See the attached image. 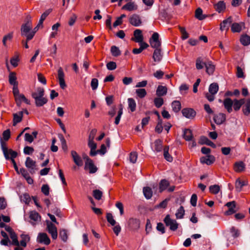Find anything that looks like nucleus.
I'll list each match as a JSON object with an SVG mask.
<instances>
[{
	"instance_id": "39448f33",
	"label": "nucleus",
	"mask_w": 250,
	"mask_h": 250,
	"mask_svg": "<svg viewBox=\"0 0 250 250\" xmlns=\"http://www.w3.org/2000/svg\"><path fill=\"white\" fill-rule=\"evenodd\" d=\"M46 229L51 235L53 239H56L58 237L57 229L52 223L49 221H46Z\"/></svg>"
},
{
	"instance_id": "de8ad7c7",
	"label": "nucleus",
	"mask_w": 250,
	"mask_h": 250,
	"mask_svg": "<svg viewBox=\"0 0 250 250\" xmlns=\"http://www.w3.org/2000/svg\"><path fill=\"white\" fill-rule=\"evenodd\" d=\"M128 108L131 112H134L136 110V104L135 100L132 98H128L127 100Z\"/></svg>"
},
{
	"instance_id": "13d9d810",
	"label": "nucleus",
	"mask_w": 250,
	"mask_h": 250,
	"mask_svg": "<svg viewBox=\"0 0 250 250\" xmlns=\"http://www.w3.org/2000/svg\"><path fill=\"white\" fill-rule=\"evenodd\" d=\"M154 103L156 107H160L164 104V100L161 97L156 98L154 100Z\"/></svg>"
},
{
	"instance_id": "a19ab883",
	"label": "nucleus",
	"mask_w": 250,
	"mask_h": 250,
	"mask_svg": "<svg viewBox=\"0 0 250 250\" xmlns=\"http://www.w3.org/2000/svg\"><path fill=\"white\" fill-rule=\"evenodd\" d=\"M243 23H233L231 25V29L233 32H240L242 30V25L243 24Z\"/></svg>"
},
{
	"instance_id": "423d86ee",
	"label": "nucleus",
	"mask_w": 250,
	"mask_h": 250,
	"mask_svg": "<svg viewBox=\"0 0 250 250\" xmlns=\"http://www.w3.org/2000/svg\"><path fill=\"white\" fill-rule=\"evenodd\" d=\"M64 77L65 74L63 69L61 67H60L58 70L57 78L60 87L62 89H64L67 86L65 82Z\"/></svg>"
},
{
	"instance_id": "f3484780",
	"label": "nucleus",
	"mask_w": 250,
	"mask_h": 250,
	"mask_svg": "<svg viewBox=\"0 0 250 250\" xmlns=\"http://www.w3.org/2000/svg\"><path fill=\"white\" fill-rule=\"evenodd\" d=\"M205 67L207 73L209 75L213 74L215 69V66L212 62L210 61L206 62Z\"/></svg>"
},
{
	"instance_id": "3c124183",
	"label": "nucleus",
	"mask_w": 250,
	"mask_h": 250,
	"mask_svg": "<svg viewBox=\"0 0 250 250\" xmlns=\"http://www.w3.org/2000/svg\"><path fill=\"white\" fill-rule=\"evenodd\" d=\"M185 214V210L183 206H181L177 210L175 215L177 219H181Z\"/></svg>"
},
{
	"instance_id": "5fc2aeb1",
	"label": "nucleus",
	"mask_w": 250,
	"mask_h": 250,
	"mask_svg": "<svg viewBox=\"0 0 250 250\" xmlns=\"http://www.w3.org/2000/svg\"><path fill=\"white\" fill-rule=\"evenodd\" d=\"M209 190L211 193L216 194L219 192L220 188L217 185H214L209 187Z\"/></svg>"
},
{
	"instance_id": "79ce46f5",
	"label": "nucleus",
	"mask_w": 250,
	"mask_h": 250,
	"mask_svg": "<svg viewBox=\"0 0 250 250\" xmlns=\"http://www.w3.org/2000/svg\"><path fill=\"white\" fill-rule=\"evenodd\" d=\"M195 17L199 20H203L206 18L205 15H203L202 9L199 7L195 11Z\"/></svg>"
},
{
	"instance_id": "473e14b6",
	"label": "nucleus",
	"mask_w": 250,
	"mask_h": 250,
	"mask_svg": "<svg viewBox=\"0 0 250 250\" xmlns=\"http://www.w3.org/2000/svg\"><path fill=\"white\" fill-rule=\"evenodd\" d=\"M22 111L19 112L18 113L14 114L13 125H17V124L21 122L22 120Z\"/></svg>"
},
{
	"instance_id": "4be33fe9",
	"label": "nucleus",
	"mask_w": 250,
	"mask_h": 250,
	"mask_svg": "<svg viewBox=\"0 0 250 250\" xmlns=\"http://www.w3.org/2000/svg\"><path fill=\"white\" fill-rule=\"evenodd\" d=\"M245 100L244 99H241L240 100L235 99L233 101V107L235 111L239 110L241 106L245 104Z\"/></svg>"
},
{
	"instance_id": "7c9ffc66",
	"label": "nucleus",
	"mask_w": 250,
	"mask_h": 250,
	"mask_svg": "<svg viewBox=\"0 0 250 250\" xmlns=\"http://www.w3.org/2000/svg\"><path fill=\"white\" fill-rule=\"evenodd\" d=\"M21 240L20 242V246L22 247H25L27 245V243L30 241V236L27 234H22L21 235Z\"/></svg>"
},
{
	"instance_id": "2eb2a0df",
	"label": "nucleus",
	"mask_w": 250,
	"mask_h": 250,
	"mask_svg": "<svg viewBox=\"0 0 250 250\" xmlns=\"http://www.w3.org/2000/svg\"><path fill=\"white\" fill-rule=\"evenodd\" d=\"M226 206L229 208L228 210L225 212V214L227 215H231L236 212L235 208V202L231 201L228 202Z\"/></svg>"
},
{
	"instance_id": "7ed1b4c3",
	"label": "nucleus",
	"mask_w": 250,
	"mask_h": 250,
	"mask_svg": "<svg viewBox=\"0 0 250 250\" xmlns=\"http://www.w3.org/2000/svg\"><path fill=\"white\" fill-rule=\"evenodd\" d=\"M83 158L86 160L85 162V169H88L90 173H94L97 170V168L94 166L93 161L87 156L84 155Z\"/></svg>"
},
{
	"instance_id": "e2e57ef3",
	"label": "nucleus",
	"mask_w": 250,
	"mask_h": 250,
	"mask_svg": "<svg viewBox=\"0 0 250 250\" xmlns=\"http://www.w3.org/2000/svg\"><path fill=\"white\" fill-rule=\"evenodd\" d=\"M60 237L63 242H66L68 238L67 231L65 229L61 230L60 231Z\"/></svg>"
},
{
	"instance_id": "4468645a",
	"label": "nucleus",
	"mask_w": 250,
	"mask_h": 250,
	"mask_svg": "<svg viewBox=\"0 0 250 250\" xmlns=\"http://www.w3.org/2000/svg\"><path fill=\"white\" fill-rule=\"evenodd\" d=\"M215 157L210 155H208L200 158V162L202 164H206L210 165L213 164L215 161Z\"/></svg>"
},
{
	"instance_id": "f03ea898",
	"label": "nucleus",
	"mask_w": 250,
	"mask_h": 250,
	"mask_svg": "<svg viewBox=\"0 0 250 250\" xmlns=\"http://www.w3.org/2000/svg\"><path fill=\"white\" fill-rule=\"evenodd\" d=\"M219 90V86L217 83H211L208 88L209 93L206 94V97L209 101L212 102L214 100V95Z\"/></svg>"
},
{
	"instance_id": "2f4dec72",
	"label": "nucleus",
	"mask_w": 250,
	"mask_h": 250,
	"mask_svg": "<svg viewBox=\"0 0 250 250\" xmlns=\"http://www.w3.org/2000/svg\"><path fill=\"white\" fill-rule=\"evenodd\" d=\"M129 225L132 229H136L139 228V220L136 218H130L128 221Z\"/></svg>"
},
{
	"instance_id": "a211bd4d",
	"label": "nucleus",
	"mask_w": 250,
	"mask_h": 250,
	"mask_svg": "<svg viewBox=\"0 0 250 250\" xmlns=\"http://www.w3.org/2000/svg\"><path fill=\"white\" fill-rule=\"evenodd\" d=\"M232 19L231 17H229L226 20H224L220 24V29L221 31L228 30L229 25L231 23Z\"/></svg>"
},
{
	"instance_id": "aec40b11",
	"label": "nucleus",
	"mask_w": 250,
	"mask_h": 250,
	"mask_svg": "<svg viewBox=\"0 0 250 250\" xmlns=\"http://www.w3.org/2000/svg\"><path fill=\"white\" fill-rule=\"evenodd\" d=\"M224 105L229 113L232 111L233 101L229 98H226L224 101Z\"/></svg>"
},
{
	"instance_id": "6e6552de",
	"label": "nucleus",
	"mask_w": 250,
	"mask_h": 250,
	"mask_svg": "<svg viewBox=\"0 0 250 250\" xmlns=\"http://www.w3.org/2000/svg\"><path fill=\"white\" fill-rule=\"evenodd\" d=\"M37 241L41 244L48 245L50 243V240L46 233L40 232L38 234Z\"/></svg>"
},
{
	"instance_id": "58836bf2",
	"label": "nucleus",
	"mask_w": 250,
	"mask_h": 250,
	"mask_svg": "<svg viewBox=\"0 0 250 250\" xmlns=\"http://www.w3.org/2000/svg\"><path fill=\"white\" fill-rule=\"evenodd\" d=\"M184 138L188 141H191L192 139V133L191 132V130L189 129H186L184 130V135H183Z\"/></svg>"
},
{
	"instance_id": "393cba45",
	"label": "nucleus",
	"mask_w": 250,
	"mask_h": 250,
	"mask_svg": "<svg viewBox=\"0 0 250 250\" xmlns=\"http://www.w3.org/2000/svg\"><path fill=\"white\" fill-rule=\"evenodd\" d=\"M226 120V116L224 114L219 113L214 117V121L217 125L223 124Z\"/></svg>"
},
{
	"instance_id": "bf43d9fd",
	"label": "nucleus",
	"mask_w": 250,
	"mask_h": 250,
	"mask_svg": "<svg viewBox=\"0 0 250 250\" xmlns=\"http://www.w3.org/2000/svg\"><path fill=\"white\" fill-rule=\"evenodd\" d=\"M21 200L22 202L25 203L26 204H28L31 200L29 194L25 193L20 196Z\"/></svg>"
},
{
	"instance_id": "864d4df0",
	"label": "nucleus",
	"mask_w": 250,
	"mask_h": 250,
	"mask_svg": "<svg viewBox=\"0 0 250 250\" xmlns=\"http://www.w3.org/2000/svg\"><path fill=\"white\" fill-rule=\"evenodd\" d=\"M137 95L140 98H143L146 95V91L144 88H140L136 90Z\"/></svg>"
},
{
	"instance_id": "09e8293b",
	"label": "nucleus",
	"mask_w": 250,
	"mask_h": 250,
	"mask_svg": "<svg viewBox=\"0 0 250 250\" xmlns=\"http://www.w3.org/2000/svg\"><path fill=\"white\" fill-rule=\"evenodd\" d=\"M16 80V74L13 72L10 73L9 76V82L10 84L13 85L18 84Z\"/></svg>"
},
{
	"instance_id": "49530a36",
	"label": "nucleus",
	"mask_w": 250,
	"mask_h": 250,
	"mask_svg": "<svg viewBox=\"0 0 250 250\" xmlns=\"http://www.w3.org/2000/svg\"><path fill=\"white\" fill-rule=\"evenodd\" d=\"M9 236L12 239L11 244L12 245L19 246L20 245V242L18 240L17 235L14 231L10 233Z\"/></svg>"
},
{
	"instance_id": "bb28decb",
	"label": "nucleus",
	"mask_w": 250,
	"mask_h": 250,
	"mask_svg": "<svg viewBox=\"0 0 250 250\" xmlns=\"http://www.w3.org/2000/svg\"><path fill=\"white\" fill-rule=\"evenodd\" d=\"M214 8L218 13H221L226 9V4L224 1H219L214 5Z\"/></svg>"
},
{
	"instance_id": "20e7f679",
	"label": "nucleus",
	"mask_w": 250,
	"mask_h": 250,
	"mask_svg": "<svg viewBox=\"0 0 250 250\" xmlns=\"http://www.w3.org/2000/svg\"><path fill=\"white\" fill-rule=\"evenodd\" d=\"M164 221L166 225L169 227V229L172 231H175L178 228V223L175 220L172 219L169 215H167Z\"/></svg>"
},
{
	"instance_id": "c9c22d12",
	"label": "nucleus",
	"mask_w": 250,
	"mask_h": 250,
	"mask_svg": "<svg viewBox=\"0 0 250 250\" xmlns=\"http://www.w3.org/2000/svg\"><path fill=\"white\" fill-rule=\"evenodd\" d=\"M206 62L203 61L201 57L198 58L196 60V68L198 70L202 69L205 66Z\"/></svg>"
},
{
	"instance_id": "e433bc0d",
	"label": "nucleus",
	"mask_w": 250,
	"mask_h": 250,
	"mask_svg": "<svg viewBox=\"0 0 250 250\" xmlns=\"http://www.w3.org/2000/svg\"><path fill=\"white\" fill-rule=\"evenodd\" d=\"M169 150V146H166L164 148V156L165 159L169 162H171L173 160L172 157L168 153Z\"/></svg>"
},
{
	"instance_id": "f704fd0d",
	"label": "nucleus",
	"mask_w": 250,
	"mask_h": 250,
	"mask_svg": "<svg viewBox=\"0 0 250 250\" xmlns=\"http://www.w3.org/2000/svg\"><path fill=\"white\" fill-rule=\"evenodd\" d=\"M143 193L147 199H150L152 196V190L150 188L148 187L143 188Z\"/></svg>"
},
{
	"instance_id": "4d7b16f0",
	"label": "nucleus",
	"mask_w": 250,
	"mask_h": 250,
	"mask_svg": "<svg viewBox=\"0 0 250 250\" xmlns=\"http://www.w3.org/2000/svg\"><path fill=\"white\" fill-rule=\"evenodd\" d=\"M111 52L114 57H117L121 54V52L118 47L116 46H112L111 47Z\"/></svg>"
},
{
	"instance_id": "5701e85b",
	"label": "nucleus",
	"mask_w": 250,
	"mask_h": 250,
	"mask_svg": "<svg viewBox=\"0 0 250 250\" xmlns=\"http://www.w3.org/2000/svg\"><path fill=\"white\" fill-rule=\"evenodd\" d=\"M44 95V90L42 87H37L35 91L32 92L31 95L33 99L40 97Z\"/></svg>"
},
{
	"instance_id": "a878e982",
	"label": "nucleus",
	"mask_w": 250,
	"mask_h": 250,
	"mask_svg": "<svg viewBox=\"0 0 250 250\" xmlns=\"http://www.w3.org/2000/svg\"><path fill=\"white\" fill-rule=\"evenodd\" d=\"M134 36L135 42H139L143 41V36L142 35V32L140 29H136L134 31Z\"/></svg>"
},
{
	"instance_id": "b1692460",
	"label": "nucleus",
	"mask_w": 250,
	"mask_h": 250,
	"mask_svg": "<svg viewBox=\"0 0 250 250\" xmlns=\"http://www.w3.org/2000/svg\"><path fill=\"white\" fill-rule=\"evenodd\" d=\"M35 100V104L37 106H42L47 102V99L44 96L34 99Z\"/></svg>"
},
{
	"instance_id": "c85d7f7f",
	"label": "nucleus",
	"mask_w": 250,
	"mask_h": 250,
	"mask_svg": "<svg viewBox=\"0 0 250 250\" xmlns=\"http://www.w3.org/2000/svg\"><path fill=\"white\" fill-rule=\"evenodd\" d=\"M248 181H241L240 179H237L235 182V188L238 191H240L244 186L248 185Z\"/></svg>"
},
{
	"instance_id": "f257e3e1",
	"label": "nucleus",
	"mask_w": 250,
	"mask_h": 250,
	"mask_svg": "<svg viewBox=\"0 0 250 250\" xmlns=\"http://www.w3.org/2000/svg\"><path fill=\"white\" fill-rule=\"evenodd\" d=\"M32 29V21L31 17L29 16H27L25 20V22L21 26V35L25 36L26 38L27 41L30 40H28V37L30 34Z\"/></svg>"
},
{
	"instance_id": "680f3d73",
	"label": "nucleus",
	"mask_w": 250,
	"mask_h": 250,
	"mask_svg": "<svg viewBox=\"0 0 250 250\" xmlns=\"http://www.w3.org/2000/svg\"><path fill=\"white\" fill-rule=\"evenodd\" d=\"M102 195L103 192L99 189H95L93 191V197L98 200L101 199Z\"/></svg>"
},
{
	"instance_id": "c03bdc74",
	"label": "nucleus",
	"mask_w": 250,
	"mask_h": 250,
	"mask_svg": "<svg viewBox=\"0 0 250 250\" xmlns=\"http://www.w3.org/2000/svg\"><path fill=\"white\" fill-rule=\"evenodd\" d=\"M240 42L245 46L249 45L250 44V36L247 35H242L240 38Z\"/></svg>"
},
{
	"instance_id": "0e129e2a",
	"label": "nucleus",
	"mask_w": 250,
	"mask_h": 250,
	"mask_svg": "<svg viewBox=\"0 0 250 250\" xmlns=\"http://www.w3.org/2000/svg\"><path fill=\"white\" fill-rule=\"evenodd\" d=\"M189 89V85L186 83H183L179 87V90L182 94H185Z\"/></svg>"
},
{
	"instance_id": "ddd939ff",
	"label": "nucleus",
	"mask_w": 250,
	"mask_h": 250,
	"mask_svg": "<svg viewBox=\"0 0 250 250\" xmlns=\"http://www.w3.org/2000/svg\"><path fill=\"white\" fill-rule=\"evenodd\" d=\"M138 9V5L134 1H129L124 5L122 9L128 11H135Z\"/></svg>"
},
{
	"instance_id": "6e6d98bb",
	"label": "nucleus",
	"mask_w": 250,
	"mask_h": 250,
	"mask_svg": "<svg viewBox=\"0 0 250 250\" xmlns=\"http://www.w3.org/2000/svg\"><path fill=\"white\" fill-rule=\"evenodd\" d=\"M13 38V33H9L7 35H5L2 39V43L4 46H6V42L7 41H11Z\"/></svg>"
},
{
	"instance_id": "8fccbe9b",
	"label": "nucleus",
	"mask_w": 250,
	"mask_h": 250,
	"mask_svg": "<svg viewBox=\"0 0 250 250\" xmlns=\"http://www.w3.org/2000/svg\"><path fill=\"white\" fill-rule=\"evenodd\" d=\"M243 111L245 115H248L250 113V99L247 100L243 108Z\"/></svg>"
},
{
	"instance_id": "1a4fd4ad",
	"label": "nucleus",
	"mask_w": 250,
	"mask_h": 250,
	"mask_svg": "<svg viewBox=\"0 0 250 250\" xmlns=\"http://www.w3.org/2000/svg\"><path fill=\"white\" fill-rule=\"evenodd\" d=\"M29 218L31 219V223L34 226L41 221V216L36 211H31L29 213Z\"/></svg>"
},
{
	"instance_id": "dca6fc26",
	"label": "nucleus",
	"mask_w": 250,
	"mask_h": 250,
	"mask_svg": "<svg viewBox=\"0 0 250 250\" xmlns=\"http://www.w3.org/2000/svg\"><path fill=\"white\" fill-rule=\"evenodd\" d=\"M88 146L90 148V155L91 156H95L97 154V144L94 142V140H88Z\"/></svg>"
},
{
	"instance_id": "774afa93",
	"label": "nucleus",
	"mask_w": 250,
	"mask_h": 250,
	"mask_svg": "<svg viewBox=\"0 0 250 250\" xmlns=\"http://www.w3.org/2000/svg\"><path fill=\"white\" fill-rule=\"evenodd\" d=\"M106 219L107 221L112 225L114 226L116 224V221L114 219L111 213L106 214Z\"/></svg>"
},
{
	"instance_id": "338daca9",
	"label": "nucleus",
	"mask_w": 250,
	"mask_h": 250,
	"mask_svg": "<svg viewBox=\"0 0 250 250\" xmlns=\"http://www.w3.org/2000/svg\"><path fill=\"white\" fill-rule=\"evenodd\" d=\"M138 154L136 152H132L130 153L129 161L131 163L134 164L136 162Z\"/></svg>"
},
{
	"instance_id": "37998d69",
	"label": "nucleus",
	"mask_w": 250,
	"mask_h": 250,
	"mask_svg": "<svg viewBox=\"0 0 250 250\" xmlns=\"http://www.w3.org/2000/svg\"><path fill=\"white\" fill-rule=\"evenodd\" d=\"M169 185V183L167 180L165 179L162 180L159 183L160 192H162L163 191L166 189Z\"/></svg>"
},
{
	"instance_id": "ea45409f",
	"label": "nucleus",
	"mask_w": 250,
	"mask_h": 250,
	"mask_svg": "<svg viewBox=\"0 0 250 250\" xmlns=\"http://www.w3.org/2000/svg\"><path fill=\"white\" fill-rule=\"evenodd\" d=\"M154 151L156 152H160L163 149L162 142L160 140H156L154 142Z\"/></svg>"
},
{
	"instance_id": "052dcab7",
	"label": "nucleus",
	"mask_w": 250,
	"mask_h": 250,
	"mask_svg": "<svg viewBox=\"0 0 250 250\" xmlns=\"http://www.w3.org/2000/svg\"><path fill=\"white\" fill-rule=\"evenodd\" d=\"M123 114V106L122 105H120V109L118 111V115L115 118V124L116 125H118L120 123V121L121 119V117Z\"/></svg>"
},
{
	"instance_id": "412c9836",
	"label": "nucleus",
	"mask_w": 250,
	"mask_h": 250,
	"mask_svg": "<svg viewBox=\"0 0 250 250\" xmlns=\"http://www.w3.org/2000/svg\"><path fill=\"white\" fill-rule=\"evenodd\" d=\"M162 57L163 56L160 48H155L152 56L154 61L155 62H160L162 59Z\"/></svg>"
},
{
	"instance_id": "c756f323",
	"label": "nucleus",
	"mask_w": 250,
	"mask_h": 250,
	"mask_svg": "<svg viewBox=\"0 0 250 250\" xmlns=\"http://www.w3.org/2000/svg\"><path fill=\"white\" fill-rule=\"evenodd\" d=\"M167 87L162 85H159L157 88L156 93L159 97L163 96L167 94Z\"/></svg>"
},
{
	"instance_id": "69168bd1",
	"label": "nucleus",
	"mask_w": 250,
	"mask_h": 250,
	"mask_svg": "<svg viewBox=\"0 0 250 250\" xmlns=\"http://www.w3.org/2000/svg\"><path fill=\"white\" fill-rule=\"evenodd\" d=\"M40 26H42L39 25V24L38 23L37 25L34 29L32 28L31 31L30 32V34L29 35V36L28 37V40H31L33 39L35 33L39 30Z\"/></svg>"
},
{
	"instance_id": "6ab92c4d",
	"label": "nucleus",
	"mask_w": 250,
	"mask_h": 250,
	"mask_svg": "<svg viewBox=\"0 0 250 250\" xmlns=\"http://www.w3.org/2000/svg\"><path fill=\"white\" fill-rule=\"evenodd\" d=\"M16 103L18 106H20L21 102H24L27 104H30V102L28 100L23 94H20L16 98H15Z\"/></svg>"
},
{
	"instance_id": "f8f14e48",
	"label": "nucleus",
	"mask_w": 250,
	"mask_h": 250,
	"mask_svg": "<svg viewBox=\"0 0 250 250\" xmlns=\"http://www.w3.org/2000/svg\"><path fill=\"white\" fill-rule=\"evenodd\" d=\"M182 113L184 117L188 119H192L196 115L195 111L192 108H184Z\"/></svg>"
},
{
	"instance_id": "a18cd8bd",
	"label": "nucleus",
	"mask_w": 250,
	"mask_h": 250,
	"mask_svg": "<svg viewBox=\"0 0 250 250\" xmlns=\"http://www.w3.org/2000/svg\"><path fill=\"white\" fill-rule=\"evenodd\" d=\"M172 110L175 112H179L181 108V103L178 101H174L171 104Z\"/></svg>"
},
{
	"instance_id": "cd10ccee",
	"label": "nucleus",
	"mask_w": 250,
	"mask_h": 250,
	"mask_svg": "<svg viewBox=\"0 0 250 250\" xmlns=\"http://www.w3.org/2000/svg\"><path fill=\"white\" fill-rule=\"evenodd\" d=\"M25 166L28 169L33 170L36 167V162L33 160L31 158L28 157L26 158L25 163Z\"/></svg>"
},
{
	"instance_id": "4c0bfd02",
	"label": "nucleus",
	"mask_w": 250,
	"mask_h": 250,
	"mask_svg": "<svg viewBox=\"0 0 250 250\" xmlns=\"http://www.w3.org/2000/svg\"><path fill=\"white\" fill-rule=\"evenodd\" d=\"M245 165L243 162L236 163L234 165V169L235 171L240 172L244 170Z\"/></svg>"
},
{
	"instance_id": "603ef678",
	"label": "nucleus",
	"mask_w": 250,
	"mask_h": 250,
	"mask_svg": "<svg viewBox=\"0 0 250 250\" xmlns=\"http://www.w3.org/2000/svg\"><path fill=\"white\" fill-rule=\"evenodd\" d=\"M50 13V10L48 9L46 10L45 12H44L40 18V19L39 21L38 24L39 25H41L42 26V23L44 20L46 19V18L47 17V16Z\"/></svg>"
},
{
	"instance_id": "72a5a7b5",
	"label": "nucleus",
	"mask_w": 250,
	"mask_h": 250,
	"mask_svg": "<svg viewBox=\"0 0 250 250\" xmlns=\"http://www.w3.org/2000/svg\"><path fill=\"white\" fill-rule=\"evenodd\" d=\"M0 145L1 149L2 150V152L3 153L4 156L6 159H9V156H8V149L7 148L6 146V144L5 143L3 142L2 139L0 138Z\"/></svg>"
},
{
	"instance_id": "9b49d317",
	"label": "nucleus",
	"mask_w": 250,
	"mask_h": 250,
	"mask_svg": "<svg viewBox=\"0 0 250 250\" xmlns=\"http://www.w3.org/2000/svg\"><path fill=\"white\" fill-rule=\"evenodd\" d=\"M71 156L75 164L78 167H81L83 165V161L80 155L76 151L72 150L71 152Z\"/></svg>"
},
{
	"instance_id": "9d476101",
	"label": "nucleus",
	"mask_w": 250,
	"mask_h": 250,
	"mask_svg": "<svg viewBox=\"0 0 250 250\" xmlns=\"http://www.w3.org/2000/svg\"><path fill=\"white\" fill-rule=\"evenodd\" d=\"M130 23L133 26L138 27L142 24V21L139 15L133 14L129 18Z\"/></svg>"
},
{
	"instance_id": "0eeeda50",
	"label": "nucleus",
	"mask_w": 250,
	"mask_h": 250,
	"mask_svg": "<svg viewBox=\"0 0 250 250\" xmlns=\"http://www.w3.org/2000/svg\"><path fill=\"white\" fill-rule=\"evenodd\" d=\"M149 43L152 48H160L161 42L159 40V35L158 33L155 32L153 34L151 38L149 40Z\"/></svg>"
}]
</instances>
